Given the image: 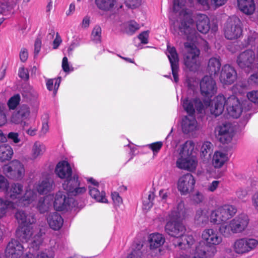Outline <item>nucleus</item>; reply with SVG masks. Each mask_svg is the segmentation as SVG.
<instances>
[{
  "label": "nucleus",
  "mask_w": 258,
  "mask_h": 258,
  "mask_svg": "<svg viewBox=\"0 0 258 258\" xmlns=\"http://www.w3.org/2000/svg\"><path fill=\"white\" fill-rule=\"evenodd\" d=\"M182 104L184 110L189 115H194L196 110L201 113L206 114L208 110L215 116L221 114L226 108L227 113L233 118L239 117L242 111L241 104L235 95L226 98L223 95H218L212 101L205 100L202 102L194 92L192 97L189 94L182 100Z\"/></svg>",
  "instance_id": "f257e3e1"
},
{
  "label": "nucleus",
  "mask_w": 258,
  "mask_h": 258,
  "mask_svg": "<svg viewBox=\"0 0 258 258\" xmlns=\"http://www.w3.org/2000/svg\"><path fill=\"white\" fill-rule=\"evenodd\" d=\"M237 212L235 206L224 204L211 211L210 221L215 225H220L219 230L224 237H229L233 234L240 233L247 228L249 223L248 216L240 214L228 222Z\"/></svg>",
  "instance_id": "f03ea898"
},
{
  "label": "nucleus",
  "mask_w": 258,
  "mask_h": 258,
  "mask_svg": "<svg viewBox=\"0 0 258 258\" xmlns=\"http://www.w3.org/2000/svg\"><path fill=\"white\" fill-rule=\"evenodd\" d=\"M185 209L182 201L179 202L169 214L165 226V232L170 236L174 237L173 244L181 249H188L195 242L192 235H184L186 228L180 220L185 216Z\"/></svg>",
  "instance_id": "7ed1b4c3"
},
{
  "label": "nucleus",
  "mask_w": 258,
  "mask_h": 258,
  "mask_svg": "<svg viewBox=\"0 0 258 258\" xmlns=\"http://www.w3.org/2000/svg\"><path fill=\"white\" fill-rule=\"evenodd\" d=\"M173 10L175 16H178L177 20L172 24V27L180 35H183L186 42L190 43L196 41L195 45L202 39L195 29V23L192 14L185 6V0H174Z\"/></svg>",
  "instance_id": "20e7f679"
},
{
  "label": "nucleus",
  "mask_w": 258,
  "mask_h": 258,
  "mask_svg": "<svg viewBox=\"0 0 258 258\" xmlns=\"http://www.w3.org/2000/svg\"><path fill=\"white\" fill-rule=\"evenodd\" d=\"M15 217L20 225L16 231L17 236L22 242H29L30 249H38L43 241L42 236L44 232L34 225L36 221L34 216L27 214L23 211H18Z\"/></svg>",
  "instance_id": "39448f33"
},
{
  "label": "nucleus",
  "mask_w": 258,
  "mask_h": 258,
  "mask_svg": "<svg viewBox=\"0 0 258 258\" xmlns=\"http://www.w3.org/2000/svg\"><path fill=\"white\" fill-rule=\"evenodd\" d=\"M55 173L61 179H66L62 187L70 196L81 195L86 192L87 189L79 180L77 174L72 177V170L70 164L66 161L59 162L55 167Z\"/></svg>",
  "instance_id": "423d86ee"
},
{
  "label": "nucleus",
  "mask_w": 258,
  "mask_h": 258,
  "mask_svg": "<svg viewBox=\"0 0 258 258\" xmlns=\"http://www.w3.org/2000/svg\"><path fill=\"white\" fill-rule=\"evenodd\" d=\"M195 144L192 141H186L181 145L177 150L176 166L179 169L194 172L196 170L198 161L194 155Z\"/></svg>",
  "instance_id": "0eeeda50"
},
{
  "label": "nucleus",
  "mask_w": 258,
  "mask_h": 258,
  "mask_svg": "<svg viewBox=\"0 0 258 258\" xmlns=\"http://www.w3.org/2000/svg\"><path fill=\"white\" fill-rule=\"evenodd\" d=\"M23 191V186L19 183L12 184L8 195L13 200H18L15 203L17 207L27 206L33 203L35 200L37 194L32 190H27L25 195L21 197Z\"/></svg>",
  "instance_id": "6e6552de"
},
{
  "label": "nucleus",
  "mask_w": 258,
  "mask_h": 258,
  "mask_svg": "<svg viewBox=\"0 0 258 258\" xmlns=\"http://www.w3.org/2000/svg\"><path fill=\"white\" fill-rule=\"evenodd\" d=\"M238 66L245 72L258 71V47L256 49V57L255 53L251 49L246 50L238 56L237 58Z\"/></svg>",
  "instance_id": "1a4fd4ad"
},
{
  "label": "nucleus",
  "mask_w": 258,
  "mask_h": 258,
  "mask_svg": "<svg viewBox=\"0 0 258 258\" xmlns=\"http://www.w3.org/2000/svg\"><path fill=\"white\" fill-rule=\"evenodd\" d=\"M196 41L190 43L189 42L184 43V64L186 67L191 71H196L199 67V57L200 50L195 45Z\"/></svg>",
  "instance_id": "9d476101"
},
{
  "label": "nucleus",
  "mask_w": 258,
  "mask_h": 258,
  "mask_svg": "<svg viewBox=\"0 0 258 258\" xmlns=\"http://www.w3.org/2000/svg\"><path fill=\"white\" fill-rule=\"evenodd\" d=\"M257 245V239L244 237L235 239L231 244V248L234 253L242 255L253 250Z\"/></svg>",
  "instance_id": "9b49d317"
},
{
  "label": "nucleus",
  "mask_w": 258,
  "mask_h": 258,
  "mask_svg": "<svg viewBox=\"0 0 258 258\" xmlns=\"http://www.w3.org/2000/svg\"><path fill=\"white\" fill-rule=\"evenodd\" d=\"M2 170L7 177L16 181L22 180L25 174L24 164L18 160H13L10 164L3 166Z\"/></svg>",
  "instance_id": "f8f14e48"
},
{
  "label": "nucleus",
  "mask_w": 258,
  "mask_h": 258,
  "mask_svg": "<svg viewBox=\"0 0 258 258\" xmlns=\"http://www.w3.org/2000/svg\"><path fill=\"white\" fill-rule=\"evenodd\" d=\"M242 33V24L237 17H232L228 19L224 28V34L228 39H235L240 37Z\"/></svg>",
  "instance_id": "ddd939ff"
},
{
  "label": "nucleus",
  "mask_w": 258,
  "mask_h": 258,
  "mask_svg": "<svg viewBox=\"0 0 258 258\" xmlns=\"http://www.w3.org/2000/svg\"><path fill=\"white\" fill-rule=\"evenodd\" d=\"M215 133L221 143L228 144L232 141L234 136V130L231 123L224 122L216 126Z\"/></svg>",
  "instance_id": "4468645a"
},
{
  "label": "nucleus",
  "mask_w": 258,
  "mask_h": 258,
  "mask_svg": "<svg viewBox=\"0 0 258 258\" xmlns=\"http://www.w3.org/2000/svg\"><path fill=\"white\" fill-rule=\"evenodd\" d=\"M195 183L193 175L186 173L179 178L177 183V189L181 195H186L194 189Z\"/></svg>",
  "instance_id": "2eb2a0df"
},
{
  "label": "nucleus",
  "mask_w": 258,
  "mask_h": 258,
  "mask_svg": "<svg viewBox=\"0 0 258 258\" xmlns=\"http://www.w3.org/2000/svg\"><path fill=\"white\" fill-rule=\"evenodd\" d=\"M30 115L29 107L26 105H22L12 114L10 118V121L16 124H21L24 129L25 127L28 125V123L25 120L29 118Z\"/></svg>",
  "instance_id": "dca6fc26"
},
{
  "label": "nucleus",
  "mask_w": 258,
  "mask_h": 258,
  "mask_svg": "<svg viewBox=\"0 0 258 258\" xmlns=\"http://www.w3.org/2000/svg\"><path fill=\"white\" fill-rule=\"evenodd\" d=\"M30 115L29 107L26 105H22L12 114L10 118V121L16 124H21L24 129L25 127L28 125V123L25 120L29 118Z\"/></svg>",
  "instance_id": "f3484780"
},
{
  "label": "nucleus",
  "mask_w": 258,
  "mask_h": 258,
  "mask_svg": "<svg viewBox=\"0 0 258 258\" xmlns=\"http://www.w3.org/2000/svg\"><path fill=\"white\" fill-rule=\"evenodd\" d=\"M30 115L29 107L26 105H22L12 114L10 118V121L16 124H21L24 129L25 127L28 125V123L25 120L29 118Z\"/></svg>",
  "instance_id": "a211bd4d"
},
{
  "label": "nucleus",
  "mask_w": 258,
  "mask_h": 258,
  "mask_svg": "<svg viewBox=\"0 0 258 258\" xmlns=\"http://www.w3.org/2000/svg\"><path fill=\"white\" fill-rule=\"evenodd\" d=\"M149 242L150 250L148 254L155 256L160 252V247L165 242V238L162 234L152 233L149 236Z\"/></svg>",
  "instance_id": "6ab92c4d"
},
{
  "label": "nucleus",
  "mask_w": 258,
  "mask_h": 258,
  "mask_svg": "<svg viewBox=\"0 0 258 258\" xmlns=\"http://www.w3.org/2000/svg\"><path fill=\"white\" fill-rule=\"evenodd\" d=\"M200 88L202 95L208 98L212 97L217 92L215 81L211 76H206L202 79Z\"/></svg>",
  "instance_id": "aec40b11"
},
{
  "label": "nucleus",
  "mask_w": 258,
  "mask_h": 258,
  "mask_svg": "<svg viewBox=\"0 0 258 258\" xmlns=\"http://www.w3.org/2000/svg\"><path fill=\"white\" fill-rule=\"evenodd\" d=\"M202 238L206 243L210 246L219 245L223 238L216 229L207 228L205 229L202 233Z\"/></svg>",
  "instance_id": "412c9836"
},
{
  "label": "nucleus",
  "mask_w": 258,
  "mask_h": 258,
  "mask_svg": "<svg viewBox=\"0 0 258 258\" xmlns=\"http://www.w3.org/2000/svg\"><path fill=\"white\" fill-rule=\"evenodd\" d=\"M24 247L17 240L12 239L5 249V255L7 258H21L24 254Z\"/></svg>",
  "instance_id": "4be33fe9"
},
{
  "label": "nucleus",
  "mask_w": 258,
  "mask_h": 258,
  "mask_svg": "<svg viewBox=\"0 0 258 258\" xmlns=\"http://www.w3.org/2000/svg\"><path fill=\"white\" fill-rule=\"evenodd\" d=\"M166 54L169 60L172 75L174 78V81L177 83L178 81V56L176 50L174 47H171L167 45Z\"/></svg>",
  "instance_id": "5701e85b"
},
{
  "label": "nucleus",
  "mask_w": 258,
  "mask_h": 258,
  "mask_svg": "<svg viewBox=\"0 0 258 258\" xmlns=\"http://www.w3.org/2000/svg\"><path fill=\"white\" fill-rule=\"evenodd\" d=\"M237 78V73L235 69L229 64L224 65L222 69L220 80L224 85L232 84Z\"/></svg>",
  "instance_id": "b1692460"
},
{
  "label": "nucleus",
  "mask_w": 258,
  "mask_h": 258,
  "mask_svg": "<svg viewBox=\"0 0 258 258\" xmlns=\"http://www.w3.org/2000/svg\"><path fill=\"white\" fill-rule=\"evenodd\" d=\"M181 129L184 134L193 135L199 130L198 123L194 115L184 116L182 120Z\"/></svg>",
  "instance_id": "393cba45"
},
{
  "label": "nucleus",
  "mask_w": 258,
  "mask_h": 258,
  "mask_svg": "<svg viewBox=\"0 0 258 258\" xmlns=\"http://www.w3.org/2000/svg\"><path fill=\"white\" fill-rule=\"evenodd\" d=\"M88 182L91 185H89L90 195L96 201L106 203L107 200L105 197V192L103 191L100 192L97 188L98 186V182L93 178H89L87 179Z\"/></svg>",
  "instance_id": "a878e982"
},
{
  "label": "nucleus",
  "mask_w": 258,
  "mask_h": 258,
  "mask_svg": "<svg viewBox=\"0 0 258 258\" xmlns=\"http://www.w3.org/2000/svg\"><path fill=\"white\" fill-rule=\"evenodd\" d=\"M53 207L57 211L67 210L70 206V199L62 191H59L53 196Z\"/></svg>",
  "instance_id": "bb28decb"
},
{
  "label": "nucleus",
  "mask_w": 258,
  "mask_h": 258,
  "mask_svg": "<svg viewBox=\"0 0 258 258\" xmlns=\"http://www.w3.org/2000/svg\"><path fill=\"white\" fill-rule=\"evenodd\" d=\"M35 187L39 194L46 195L53 190L54 185L53 181L47 177L39 181L35 184Z\"/></svg>",
  "instance_id": "cd10ccee"
},
{
  "label": "nucleus",
  "mask_w": 258,
  "mask_h": 258,
  "mask_svg": "<svg viewBox=\"0 0 258 258\" xmlns=\"http://www.w3.org/2000/svg\"><path fill=\"white\" fill-rule=\"evenodd\" d=\"M198 31L202 33H207L210 29V20L205 14H198L194 17Z\"/></svg>",
  "instance_id": "c85d7f7f"
},
{
  "label": "nucleus",
  "mask_w": 258,
  "mask_h": 258,
  "mask_svg": "<svg viewBox=\"0 0 258 258\" xmlns=\"http://www.w3.org/2000/svg\"><path fill=\"white\" fill-rule=\"evenodd\" d=\"M53 195H48L41 198L36 205L37 209L41 213H44L50 211L52 208Z\"/></svg>",
  "instance_id": "c756f323"
},
{
  "label": "nucleus",
  "mask_w": 258,
  "mask_h": 258,
  "mask_svg": "<svg viewBox=\"0 0 258 258\" xmlns=\"http://www.w3.org/2000/svg\"><path fill=\"white\" fill-rule=\"evenodd\" d=\"M228 160V154L225 152L216 151L213 156L212 164L215 168H221Z\"/></svg>",
  "instance_id": "7c9ffc66"
},
{
  "label": "nucleus",
  "mask_w": 258,
  "mask_h": 258,
  "mask_svg": "<svg viewBox=\"0 0 258 258\" xmlns=\"http://www.w3.org/2000/svg\"><path fill=\"white\" fill-rule=\"evenodd\" d=\"M47 221L49 227L54 230H59L62 226L63 220L61 216L57 212L50 213L47 217Z\"/></svg>",
  "instance_id": "2f4dec72"
},
{
  "label": "nucleus",
  "mask_w": 258,
  "mask_h": 258,
  "mask_svg": "<svg viewBox=\"0 0 258 258\" xmlns=\"http://www.w3.org/2000/svg\"><path fill=\"white\" fill-rule=\"evenodd\" d=\"M17 207L14 202L0 198V218L10 214Z\"/></svg>",
  "instance_id": "473e14b6"
},
{
  "label": "nucleus",
  "mask_w": 258,
  "mask_h": 258,
  "mask_svg": "<svg viewBox=\"0 0 258 258\" xmlns=\"http://www.w3.org/2000/svg\"><path fill=\"white\" fill-rule=\"evenodd\" d=\"M237 4L239 10L245 14H252L255 10L253 0H237Z\"/></svg>",
  "instance_id": "72a5a7b5"
},
{
  "label": "nucleus",
  "mask_w": 258,
  "mask_h": 258,
  "mask_svg": "<svg viewBox=\"0 0 258 258\" xmlns=\"http://www.w3.org/2000/svg\"><path fill=\"white\" fill-rule=\"evenodd\" d=\"M13 148L8 144H2L0 145V160L5 162L10 160L13 155Z\"/></svg>",
  "instance_id": "f704fd0d"
},
{
  "label": "nucleus",
  "mask_w": 258,
  "mask_h": 258,
  "mask_svg": "<svg viewBox=\"0 0 258 258\" xmlns=\"http://www.w3.org/2000/svg\"><path fill=\"white\" fill-rule=\"evenodd\" d=\"M116 3V0H95L97 8L104 12L111 11Z\"/></svg>",
  "instance_id": "c9c22d12"
},
{
  "label": "nucleus",
  "mask_w": 258,
  "mask_h": 258,
  "mask_svg": "<svg viewBox=\"0 0 258 258\" xmlns=\"http://www.w3.org/2000/svg\"><path fill=\"white\" fill-rule=\"evenodd\" d=\"M143 246V244L141 241L134 243L126 258H141L143 253L142 250Z\"/></svg>",
  "instance_id": "e433bc0d"
},
{
  "label": "nucleus",
  "mask_w": 258,
  "mask_h": 258,
  "mask_svg": "<svg viewBox=\"0 0 258 258\" xmlns=\"http://www.w3.org/2000/svg\"><path fill=\"white\" fill-rule=\"evenodd\" d=\"M221 67V63L218 58L213 57L210 59L209 61L208 69L211 75H215L219 72Z\"/></svg>",
  "instance_id": "4c0bfd02"
},
{
  "label": "nucleus",
  "mask_w": 258,
  "mask_h": 258,
  "mask_svg": "<svg viewBox=\"0 0 258 258\" xmlns=\"http://www.w3.org/2000/svg\"><path fill=\"white\" fill-rule=\"evenodd\" d=\"M195 220L199 223L205 225L209 221L208 211L207 209L198 210L195 215Z\"/></svg>",
  "instance_id": "58836bf2"
},
{
  "label": "nucleus",
  "mask_w": 258,
  "mask_h": 258,
  "mask_svg": "<svg viewBox=\"0 0 258 258\" xmlns=\"http://www.w3.org/2000/svg\"><path fill=\"white\" fill-rule=\"evenodd\" d=\"M45 151V146L40 142H36L32 147L31 156L33 159H36L42 155Z\"/></svg>",
  "instance_id": "ea45409f"
},
{
  "label": "nucleus",
  "mask_w": 258,
  "mask_h": 258,
  "mask_svg": "<svg viewBox=\"0 0 258 258\" xmlns=\"http://www.w3.org/2000/svg\"><path fill=\"white\" fill-rule=\"evenodd\" d=\"M60 78L50 79L46 80V85L49 91H53V93L55 95L59 87Z\"/></svg>",
  "instance_id": "a19ab883"
},
{
  "label": "nucleus",
  "mask_w": 258,
  "mask_h": 258,
  "mask_svg": "<svg viewBox=\"0 0 258 258\" xmlns=\"http://www.w3.org/2000/svg\"><path fill=\"white\" fill-rule=\"evenodd\" d=\"M213 151V145L210 142L203 143L201 148V156L202 158H208Z\"/></svg>",
  "instance_id": "79ce46f5"
},
{
  "label": "nucleus",
  "mask_w": 258,
  "mask_h": 258,
  "mask_svg": "<svg viewBox=\"0 0 258 258\" xmlns=\"http://www.w3.org/2000/svg\"><path fill=\"white\" fill-rule=\"evenodd\" d=\"M155 194L153 191L148 192L146 197L143 198V208L146 210H150L153 205Z\"/></svg>",
  "instance_id": "37998d69"
},
{
  "label": "nucleus",
  "mask_w": 258,
  "mask_h": 258,
  "mask_svg": "<svg viewBox=\"0 0 258 258\" xmlns=\"http://www.w3.org/2000/svg\"><path fill=\"white\" fill-rule=\"evenodd\" d=\"M91 39L95 43H99L101 39V28L99 26H96L94 27L92 34Z\"/></svg>",
  "instance_id": "c03bdc74"
},
{
  "label": "nucleus",
  "mask_w": 258,
  "mask_h": 258,
  "mask_svg": "<svg viewBox=\"0 0 258 258\" xmlns=\"http://www.w3.org/2000/svg\"><path fill=\"white\" fill-rule=\"evenodd\" d=\"M21 98L19 94H16L11 97L8 102V106L10 109H15L19 104Z\"/></svg>",
  "instance_id": "a18cd8bd"
},
{
  "label": "nucleus",
  "mask_w": 258,
  "mask_h": 258,
  "mask_svg": "<svg viewBox=\"0 0 258 258\" xmlns=\"http://www.w3.org/2000/svg\"><path fill=\"white\" fill-rule=\"evenodd\" d=\"M140 29V25L137 22L131 21L126 24V32L130 35L133 34L137 30Z\"/></svg>",
  "instance_id": "49530a36"
},
{
  "label": "nucleus",
  "mask_w": 258,
  "mask_h": 258,
  "mask_svg": "<svg viewBox=\"0 0 258 258\" xmlns=\"http://www.w3.org/2000/svg\"><path fill=\"white\" fill-rule=\"evenodd\" d=\"M246 96L250 102L258 105V90H252L247 92Z\"/></svg>",
  "instance_id": "de8ad7c7"
},
{
  "label": "nucleus",
  "mask_w": 258,
  "mask_h": 258,
  "mask_svg": "<svg viewBox=\"0 0 258 258\" xmlns=\"http://www.w3.org/2000/svg\"><path fill=\"white\" fill-rule=\"evenodd\" d=\"M54 252L51 249H45L40 251L37 255V258H54Z\"/></svg>",
  "instance_id": "09e8293b"
},
{
  "label": "nucleus",
  "mask_w": 258,
  "mask_h": 258,
  "mask_svg": "<svg viewBox=\"0 0 258 258\" xmlns=\"http://www.w3.org/2000/svg\"><path fill=\"white\" fill-rule=\"evenodd\" d=\"M246 88V84L245 82H241L234 85L232 88V90L236 94H242Z\"/></svg>",
  "instance_id": "8fccbe9b"
},
{
  "label": "nucleus",
  "mask_w": 258,
  "mask_h": 258,
  "mask_svg": "<svg viewBox=\"0 0 258 258\" xmlns=\"http://www.w3.org/2000/svg\"><path fill=\"white\" fill-rule=\"evenodd\" d=\"M159 196L164 202H166L170 199L171 190L169 189H161L159 191Z\"/></svg>",
  "instance_id": "3c124183"
},
{
  "label": "nucleus",
  "mask_w": 258,
  "mask_h": 258,
  "mask_svg": "<svg viewBox=\"0 0 258 258\" xmlns=\"http://www.w3.org/2000/svg\"><path fill=\"white\" fill-rule=\"evenodd\" d=\"M153 152L154 154L158 153L163 146L162 142H157L147 145Z\"/></svg>",
  "instance_id": "603ef678"
},
{
  "label": "nucleus",
  "mask_w": 258,
  "mask_h": 258,
  "mask_svg": "<svg viewBox=\"0 0 258 258\" xmlns=\"http://www.w3.org/2000/svg\"><path fill=\"white\" fill-rule=\"evenodd\" d=\"M18 0H0V14H3L8 7L9 3H16Z\"/></svg>",
  "instance_id": "864d4df0"
},
{
  "label": "nucleus",
  "mask_w": 258,
  "mask_h": 258,
  "mask_svg": "<svg viewBox=\"0 0 258 258\" xmlns=\"http://www.w3.org/2000/svg\"><path fill=\"white\" fill-rule=\"evenodd\" d=\"M125 3L129 8L134 9L139 7L142 3V0H125Z\"/></svg>",
  "instance_id": "5fc2aeb1"
},
{
  "label": "nucleus",
  "mask_w": 258,
  "mask_h": 258,
  "mask_svg": "<svg viewBox=\"0 0 258 258\" xmlns=\"http://www.w3.org/2000/svg\"><path fill=\"white\" fill-rule=\"evenodd\" d=\"M9 183L7 178L0 174V190L5 191L9 187Z\"/></svg>",
  "instance_id": "6e6d98bb"
},
{
  "label": "nucleus",
  "mask_w": 258,
  "mask_h": 258,
  "mask_svg": "<svg viewBox=\"0 0 258 258\" xmlns=\"http://www.w3.org/2000/svg\"><path fill=\"white\" fill-rule=\"evenodd\" d=\"M255 35V34H253L247 38L246 44H245V47H250L252 48L255 46L256 43L258 41V39L256 38Z\"/></svg>",
  "instance_id": "4d7b16f0"
},
{
  "label": "nucleus",
  "mask_w": 258,
  "mask_h": 258,
  "mask_svg": "<svg viewBox=\"0 0 258 258\" xmlns=\"http://www.w3.org/2000/svg\"><path fill=\"white\" fill-rule=\"evenodd\" d=\"M8 138L15 144H18L21 141L19 134L16 132L9 133L8 135Z\"/></svg>",
  "instance_id": "13d9d810"
},
{
  "label": "nucleus",
  "mask_w": 258,
  "mask_h": 258,
  "mask_svg": "<svg viewBox=\"0 0 258 258\" xmlns=\"http://www.w3.org/2000/svg\"><path fill=\"white\" fill-rule=\"evenodd\" d=\"M149 31H145L141 33L139 36L138 38L143 44H147L148 43Z\"/></svg>",
  "instance_id": "bf43d9fd"
},
{
  "label": "nucleus",
  "mask_w": 258,
  "mask_h": 258,
  "mask_svg": "<svg viewBox=\"0 0 258 258\" xmlns=\"http://www.w3.org/2000/svg\"><path fill=\"white\" fill-rule=\"evenodd\" d=\"M251 201L254 209L258 212V190L252 195Z\"/></svg>",
  "instance_id": "052dcab7"
},
{
  "label": "nucleus",
  "mask_w": 258,
  "mask_h": 258,
  "mask_svg": "<svg viewBox=\"0 0 258 258\" xmlns=\"http://www.w3.org/2000/svg\"><path fill=\"white\" fill-rule=\"evenodd\" d=\"M62 68L63 71L65 72L73 71V69L70 67L68 58L66 56H64L62 59Z\"/></svg>",
  "instance_id": "680f3d73"
},
{
  "label": "nucleus",
  "mask_w": 258,
  "mask_h": 258,
  "mask_svg": "<svg viewBox=\"0 0 258 258\" xmlns=\"http://www.w3.org/2000/svg\"><path fill=\"white\" fill-rule=\"evenodd\" d=\"M19 76L22 79L28 80L29 78V73L27 69L23 67L20 68L18 72Z\"/></svg>",
  "instance_id": "e2e57ef3"
},
{
  "label": "nucleus",
  "mask_w": 258,
  "mask_h": 258,
  "mask_svg": "<svg viewBox=\"0 0 258 258\" xmlns=\"http://www.w3.org/2000/svg\"><path fill=\"white\" fill-rule=\"evenodd\" d=\"M7 122L6 112L3 108L0 107V126H2Z\"/></svg>",
  "instance_id": "0e129e2a"
},
{
  "label": "nucleus",
  "mask_w": 258,
  "mask_h": 258,
  "mask_svg": "<svg viewBox=\"0 0 258 258\" xmlns=\"http://www.w3.org/2000/svg\"><path fill=\"white\" fill-rule=\"evenodd\" d=\"M227 0H211V8L216 9L218 7L224 5Z\"/></svg>",
  "instance_id": "69168bd1"
},
{
  "label": "nucleus",
  "mask_w": 258,
  "mask_h": 258,
  "mask_svg": "<svg viewBox=\"0 0 258 258\" xmlns=\"http://www.w3.org/2000/svg\"><path fill=\"white\" fill-rule=\"evenodd\" d=\"M196 1L205 10H208L211 8V3H210L209 0H196Z\"/></svg>",
  "instance_id": "338daca9"
},
{
  "label": "nucleus",
  "mask_w": 258,
  "mask_h": 258,
  "mask_svg": "<svg viewBox=\"0 0 258 258\" xmlns=\"http://www.w3.org/2000/svg\"><path fill=\"white\" fill-rule=\"evenodd\" d=\"M254 72L252 74L248 79V82L250 84H258V71L257 70L252 71ZM251 72V71L250 72ZM252 72V71H251Z\"/></svg>",
  "instance_id": "774afa93"
}]
</instances>
